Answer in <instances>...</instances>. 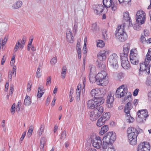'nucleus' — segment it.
<instances>
[{
	"instance_id": "nucleus-39",
	"label": "nucleus",
	"mask_w": 151,
	"mask_h": 151,
	"mask_svg": "<svg viewBox=\"0 0 151 151\" xmlns=\"http://www.w3.org/2000/svg\"><path fill=\"white\" fill-rule=\"evenodd\" d=\"M67 71V69L66 66H63L62 69V71L61 73V76L63 78L65 77L66 73Z\"/></svg>"
},
{
	"instance_id": "nucleus-40",
	"label": "nucleus",
	"mask_w": 151,
	"mask_h": 151,
	"mask_svg": "<svg viewBox=\"0 0 151 151\" xmlns=\"http://www.w3.org/2000/svg\"><path fill=\"white\" fill-rule=\"evenodd\" d=\"M33 128L34 127L32 125L30 126L29 129L28 130V131L27 134L28 137H29L31 136L33 132Z\"/></svg>"
},
{
	"instance_id": "nucleus-20",
	"label": "nucleus",
	"mask_w": 151,
	"mask_h": 151,
	"mask_svg": "<svg viewBox=\"0 0 151 151\" xmlns=\"http://www.w3.org/2000/svg\"><path fill=\"white\" fill-rule=\"evenodd\" d=\"M116 37L121 42H123L127 39V36L126 33H124L120 35H119V34H116Z\"/></svg>"
},
{
	"instance_id": "nucleus-23",
	"label": "nucleus",
	"mask_w": 151,
	"mask_h": 151,
	"mask_svg": "<svg viewBox=\"0 0 151 151\" xmlns=\"http://www.w3.org/2000/svg\"><path fill=\"white\" fill-rule=\"evenodd\" d=\"M132 108L131 103L129 101L125 105L124 111L125 113H130V111Z\"/></svg>"
},
{
	"instance_id": "nucleus-36",
	"label": "nucleus",
	"mask_w": 151,
	"mask_h": 151,
	"mask_svg": "<svg viewBox=\"0 0 151 151\" xmlns=\"http://www.w3.org/2000/svg\"><path fill=\"white\" fill-rule=\"evenodd\" d=\"M140 24H141L138 23H137L134 24V25L132 24V26H133V28L135 30H139L142 29V27Z\"/></svg>"
},
{
	"instance_id": "nucleus-9",
	"label": "nucleus",
	"mask_w": 151,
	"mask_h": 151,
	"mask_svg": "<svg viewBox=\"0 0 151 151\" xmlns=\"http://www.w3.org/2000/svg\"><path fill=\"white\" fill-rule=\"evenodd\" d=\"M150 144L148 142H141L138 146L137 151H150Z\"/></svg>"
},
{
	"instance_id": "nucleus-53",
	"label": "nucleus",
	"mask_w": 151,
	"mask_h": 151,
	"mask_svg": "<svg viewBox=\"0 0 151 151\" xmlns=\"http://www.w3.org/2000/svg\"><path fill=\"white\" fill-rule=\"evenodd\" d=\"M96 92V89H93L91 92V95L92 96H94V98H96V95H95V92Z\"/></svg>"
},
{
	"instance_id": "nucleus-29",
	"label": "nucleus",
	"mask_w": 151,
	"mask_h": 151,
	"mask_svg": "<svg viewBox=\"0 0 151 151\" xmlns=\"http://www.w3.org/2000/svg\"><path fill=\"white\" fill-rule=\"evenodd\" d=\"M146 58L145 60L146 61H148V63H150V61H151V49H149L146 56Z\"/></svg>"
},
{
	"instance_id": "nucleus-57",
	"label": "nucleus",
	"mask_w": 151,
	"mask_h": 151,
	"mask_svg": "<svg viewBox=\"0 0 151 151\" xmlns=\"http://www.w3.org/2000/svg\"><path fill=\"white\" fill-rule=\"evenodd\" d=\"M124 74L122 73H119L118 75V77L119 79H121L124 77Z\"/></svg>"
},
{
	"instance_id": "nucleus-48",
	"label": "nucleus",
	"mask_w": 151,
	"mask_h": 151,
	"mask_svg": "<svg viewBox=\"0 0 151 151\" xmlns=\"http://www.w3.org/2000/svg\"><path fill=\"white\" fill-rule=\"evenodd\" d=\"M57 58L56 57H54L52 58L51 60L50 63L52 65H54L57 62Z\"/></svg>"
},
{
	"instance_id": "nucleus-49",
	"label": "nucleus",
	"mask_w": 151,
	"mask_h": 151,
	"mask_svg": "<svg viewBox=\"0 0 151 151\" xmlns=\"http://www.w3.org/2000/svg\"><path fill=\"white\" fill-rule=\"evenodd\" d=\"M32 83L30 81H29L28 83L27 88V91L29 92L31 91Z\"/></svg>"
},
{
	"instance_id": "nucleus-32",
	"label": "nucleus",
	"mask_w": 151,
	"mask_h": 151,
	"mask_svg": "<svg viewBox=\"0 0 151 151\" xmlns=\"http://www.w3.org/2000/svg\"><path fill=\"white\" fill-rule=\"evenodd\" d=\"M126 119L129 123L133 122L134 121V118L130 115V114H126Z\"/></svg>"
},
{
	"instance_id": "nucleus-42",
	"label": "nucleus",
	"mask_w": 151,
	"mask_h": 151,
	"mask_svg": "<svg viewBox=\"0 0 151 151\" xmlns=\"http://www.w3.org/2000/svg\"><path fill=\"white\" fill-rule=\"evenodd\" d=\"M146 84L148 86H151V74L147 78L146 82Z\"/></svg>"
},
{
	"instance_id": "nucleus-5",
	"label": "nucleus",
	"mask_w": 151,
	"mask_h": 151,
	"mask_svg": "<svg viewBox=\"0 0 151 151\" xmlns=\"http://www.w3.org/2000/svg\"><path fill=\"white\" fill-rule=\"evenodd\" d=\"M103 3L106 8L111 7L113 11H115L117 8L118 3L116 0H103Z\"/></svg>"
},
{
	"instance_id": "nucleus-28",
	"label": "nucleus",
	"mask_w": 151,
	"mask_h": 151,
	"mask_svg": "<svg viewBox=\"0 0 151 151\" xmlns=\"http://www.w3.org/2000/svg\"><path fill=\"white\" fill-rule=\"evenodd\" d=\"M24 103L26 106H29L31 103L29 96L27 95L24 100Z\"/></svg>"
},
{
	"instance_id": "nucleus-3",
	"label": "nucleus",
	"mask_w": 151,
	"mask_h": 151,
	"mask_svg": "<svg viewBox=\"0 0 151 151\" xmlns=\"http://www.w3.org/2000/svg\"><path fill=\"white\" fill-rule=\"evenodd\" d=\"M118 57L115 53L110 55L108 59V64L113 68L117 69L119 67L118 63Z\"/></svg>"
},
{
	"instance_id": "nucleus-61",
	"label": "nucleus",
	"mask_w": 151,
	"mask_h": 151,
	"mask_svg": "<svg viewBox=\"0 0 151 151\" xmlns=\"http://www.w3.org/2000/svg\"><path fill=\"white\" fill-rule=\"evenodd\" d=\"M146 39L144 36H142L140 39V41L142 42L143 43L144 42H146Z\"/></svg>"
},
{
	"instance_id": "nucleus-52",
	"label": "nucleus",
	"mask_w": 151,
	"mask_h": 151,
	"mask_svg": "<svg viewBox=\"0 0 151 151\" xmlns=\"http://www.w3.org/2000/svg\"><path fill=\"white\" fill-rule=\"evenodd\" d=\"M81 47L80 45V42L78 40L77 41L76 45V49L77 51L78 50H81Z\"/></svg>"
},
{
	"instance_id": "nucleus-13",
	"label": "nucleus",
	"mask_w": 151,
	"mask_h": 151,
	"mask_svg": "<svg viewBox=\"0 0 151 151\" xmlns=\"http://www.w3.org/2000/svg\"><path fill=\"white\" fill-rule=\"evenodd\" d=\"M66 38L68 42L70 43L74 41V37L71 30L69 28H67L66 30Z\"/></svg>"
},
{
	"instance_id": "nucleus-26",
	"label": "nucleus",
	"mask_w": 151,
	"mask_h": 151,
	"mask_svg": "<svg viewBox=\"0 0 151 151\" xmlns=\"http://www.w3.org/2000/svg\"><path fill=\"white\" fill-rule=\"evenodd\" d=\"M22 1H18L13 5L12 8L14 9L19 8L22 6Z\"/></svg>"
},
{
	"instance_id": "nucleus-8",
	"label": "nucleus",
	"mask_w": 151,
	"mask_h": 151,
	"mask_svg": "<svg viewBox=\"0 0 151 151\" xmlns=\"http://www.w3.org/2000/svg\"><path fill=\"white\" fill-rule=\"evenodd\" d=\"M127 89L124 88V85H122L117 89L115 96L117 98H120L124 96L127 94Z\"/></svg>"
},
{
	"instance_id": "nucleus-21",
	"label": "nucleus",
	"mask_w": 151,
	"mask_h": 151,
	"mask_svg": "<svg viewBox=\"0 0 151 151\" xmlns=\"http://www.w3.org/2000/svg\"><path fill=\"white\" fill-rule=\"evenodd\" d=\"M123 18L124 19L126 22H129V26L131 27L132 25V23L131 18L129 16L128 12H126L123 14Z\"/></svg>"
},
{
	"instance_id": "nucleus-2",
	"label": "nucleus",
	"mask_w": 151,
	"mask_h": 151,
	"mask_svg": "<svg viewBox=\"0 0 151 151\" xmlns=\"http://www.w3.org/2000/svg\"><path fill=\"white\" fill-rule=\"evenodd\" d=\"M127 132L130 144L133 145L136 144L137 137L139 134L137 130L135 128L130 127L128 128Z\"/></svg>"
},
{
	"instance_id": "nucleus-59",
	"label": "nucleus",
	"mask_w": 151,
	"mask_h": 151,
	"mask_svg": "<svg viewBox=\"0 0 151 151\" xmlns=\"http://www.w3.org/2000/svg\"><path fill=\"white\" fill-rule=\"evenodd\" d=\"M139 91V90L138 89H136L133 92V95L134 96H137Z\"/></svg>"
},
{
	"instance_id": "nucleus-22",
	"label": "nucleus",
	"mask_w": 151,
	"mask_h": 151,
	"mask_svg": "<svg viewBox=\"0 0 151 151\" xmlns=\"http://www.w3.org/2000/svg\"><path fill=\"white\" fill-rule=\"evenodd\" d=\"M114 95V93L111 94L110 93L108 95L107 98V103L109 104L110 105L109 107H110L112 106L111 105V104H112L113 102L114 101V98L113 96Z\"/></svg>"
},
{
	"instance_id": "nucleus-6",
	"label": "nucleus",
	"mask_w": 151,
	"mask_h": 151,
	"mask_svg": "<svg viewBox=\"0 0 151 151\" xmlns=\"http://www.w3.org/2000/svg\"><path fill=\"white\" fill-rule=\"evenodd\" d=\"M106 75V73L105 72H103L102 73H99L95 77L96 83L98 85L104 86V84L103 83Z\"/></svg>"
},
{
	"instance_id": "nucleus-4",
	"label": "nucleus",
	"mask_w": 151,
	"mask_h": 151,
	"mask_svg": "<svg viewBox=\"0 0 151 151\" xmlns=\"http://www.w3.org/2000/svg\"><path fill=\"white\" fill-rule=\"evenodd\" d=\"M130 58L131 63L133 65H137L139 63V55L136 49H132L130 51Z\"/></svg>"
},
{
	"instance_id": "nucleus-34",
	"label": "nucleus",
	"mask_w": 151,
	"mask_h": 151,
	"mask_svg": "<svg viewBox=\"0 0 151 151\" xmlns=\"http://www.w3.org/2000/svg\"><path fill=\"white\" fill-rule=\"evenodd\" d=\"M104 123L105 122L101 118H100L97 120L96 125L97 127H100L104 124Z\"/></svg>"
},
{
	"instance_id": "nucleus-60",
	"label": "nucleus",
	"mask_w": 151,
	"mask_h": 151,
	"mask_svg": "<svg viewBox=\"0 0 151 151\" xmlns=\"http://www.w3.org/2000/svg\"><path fill=\"white\" fill-rule=\"evenodd\" d=\"M7 41V39L5 37L4 39L2 40V43L1 44L2 46L3 47V46L5 44H6Z\"/></svg>"
},
{
	"instance_id": "nucleus-10",
	"label": "nucleus",
	"mask_w": 151,
	"mask_h": 151,
	"mask_svg": "<svg viewBox=\"0 0 151 151\" xmlns=\"http://www.w3.org/2000/svg\"><path fill=\"white\" fill-rule=\"evenodd\" d=\"M148 61L145 60L144 63H140V70L145 72V73L149 74L150 73V68L151 66L150 64L148 63Z\"/></svg>"
},
{
	"instance_id": "nucleus-44",
	"label": "nucleus",
	"mask_w": 151,
	"mask_h": 151,
	"mask_svg": "<svg viewBox=\"0 0 151 151\" xmlns=\"http://www.w3.org/2000/svg\"><path fill=\"white\" fill-rule=\"evenodd\" d=\"M66 136V132L65 130L62 131L61 134L60 139L63 140Z\"/></svg>"
},
{
	"instance_id": "nucleus-17",
	"label": "nucleus",
	"mask_w": 151,
	"mask_h": 151,
	"mask_svg": "<svg viewBox=\"0 0 151 151\" xmlns=\"http://www.w3.org/2000/svg\"><path fill=\"white\" fill-rule=\"evenodd\" d=\"M107 52L105 50L100 51L97 54V57L101 61H103L106 58V53Z\"/></svg>"
},
{
	"instance_id": "nucleus-37",
	"label": "nucleus",
	"mask_w": 151,
	"mask_h": 151,
	"mask_svg": "<svg viewBox=\"0 0 151 151\" xmlns=\"http://www.w3.org/2000/svg\"><path fill=\"white\" fill-rule=\"evenodd\" d=\"M78 22H77L75 21L74 26L73 28V31L74 34L76 33L78 28Z\"/></svg>"
},
{
	"instance_id": "nucleus-64",
	"label": "nucleus",
	"mask_w": 151,
	"mask_h": 151,
	"mask_svg": "<svg viewBox=\"0 0 151 151\" xmlns=\"http://www.w3.org/2000/svg\"><path fill=\"white\" fill-rule=\"evenodd\" d=\"M43 88V87L41 86H40L38 88V92L39 93H41L43 92V90H42V89Z\"/></svg>"
},
{
	"instance_id": "nucleus-14",
	"label": "nucleus",
	"mask_w": 151,
	"mask_h": 151,
	"mask_svg": "<svg viewBox=\"0 0 151 151\" xmlns=\"http://www.w3.org/2000/svg\"><path fill=\"white\" fill-rule=\"evenodd\" d=\"M93 9L97 15H100L104 10V7L102 5L100 4L93 6Z\"/></svg>"
},
{
	"instance_id": "nucleus-16",
	"label": "nucleus",
	"mask_w": 151,
	"mask_h": 151,
	"mask_svg": "<svg viewBox=\"0 0 151 151\" xmlns=\"http://www.w3.org/2000/svg\"><path fill=\"white\" fill-rule=\"evenodd\" d=\"M130 45L129 43H126L124 46L123 52L121 53L120 57H127L129 50Z\"/></svg>"
},
{
	"instance_id": "nucleus-56",
	"label": "nucleus",
	"mask_w": 151,
	"mask_h": 151,
	"mask_svg": "<svg viewBox=\"0 0 151 151\" xmlns=\"http://www.w3.org/2000/svg\"><path fill=\"white\" fill-rule=\"evenodd\" d=\"M15 106H16L15 104V103H14L13 104V105L11 107V112L12 113L13 112H14L15 109Z\"/></svg>"
},
{
	"instance_id": "nucleus-35",
	"label": "nucleus",
	"mask_w": 151,
	"mask_h": 151,
	"mask_svg": "<svg viewBox=\"0 0 151 151\" xmlns=\"http://www.w3.org/2000/svg\"><path fill=\"white\" fill-rule=\"evenodd\" d=\"M45 128V126L44 124H42L40 126V127L38 132V134L40 136H41L44 131Z\"/></svg>"
},
{
	"instance_id": "nucleus-43",
	"label": "nucleus",
	"mask_w": 151,
	"mask_h": 151,
	"mask_svg": "<svg viewBox=\"0 0 151 151\" xmlns=\"http://www.w3.org/2000/svg\"><path fill=\"white\" fill-rule=\"evenodd\" d=\"M107 32L105 29H104L102 31L103 38L104 39H107L108 38V36L106 34Z\"/></svg>"
},
{
	"instance_id": "nucleus-47",
	"label": "nucleus",
	"mask_w": 151,
	"mask_h": 151,
	"mask_svg": "<svg viewBox=\"0 0 151 151\" xmlns=\"http://www.w3.org/2000/svg\"><path fill=\"white\" fill-rule=\"evenodd\" d=\"M21 105V102H18L16 107V109L17 112L20 111Z\"/></svg>"
},
{
	"instance_id": "nucleus-50",
	"label": "nucleus",
	"mask_w": 151,
	"mask_h": 151,
	"mask_svg": "<svg viewBox=\"0 0 151 151\" xmlns=\"http://www.w3.org/2000/svg\"><path fill=\"white\" fill-rule=\"evenodd\" d=\"M51 78L50 76H49L47 79V82L46 83V85L47 86L50 85L51 83Z\"/></svg>"
},
{
	"instance_id": "nucleus-62",
	"label": "nucleus",
	"mask_w": 151,
	"mask_h": 151,
	"mask_svg": "<svg viewBox=\"0 0 151 151\" xmlns=\"http://www.w3.org/2000/svg\"><path fill=\"white\" fill-rule=\"evenodd\" d=\"M107 151H115V150L112 146H110L108 148Z\"/></svg>"
},
{
	"instance_id": "nucleus-51",
	"label": "nucleus",
	"mask_w": 151,
	"mask_h": 151,
	"mask_svg": "<svg viewBox=\"0 0 151 151\" xmlns=\"http://www.w3.org/2000/svg\"><path fill=\"white\" fill-rule=\"evenodd\" d=\"M89 68L90 70V73H92L95 70V68L93 65H90L89 67Z\"/></svg>"
},
{
	"instance_id": "nucleus-15",
	"label": "nucleus",
	"mask_w": 151,
	"mask_h": 151,
	"mask_svg": "<svg viewBox=\"0 0 151 151\" xmlns=\"http://www.w3.org/2000/svg\"><path fill=\"white\" fill-rule=\"evenodd\" d=\"M136 121L139 123H142L145 121L146 118L149 116L148 114H137Z\"/></svg>"
},
{
	"instance_id": "nucleus-46",
	"label": "nucleus",
	"mask_w": 151,
	"mask_h": 151,
	"mask_svg": "<svg viewBox=\"0 0 151 151\" xmlns=\"http://www.w3.org/2000/svg\"><path fill=\"white\" fill-rule=\"evenodd\" d=\"M20 43L18 41L16 43L14 48V52H16L18 50L19 47H20Z\"/></svg>"
},
{
	"instance_id": "nucleus-25",
	"label": "nucleus",
	"mask_w": 151,
	"mask_h": 151,
	"mask_svg": "<svg viewBox=\"0 0 151 151\" xmlns=\"http://www.w3.org/2000/svg\"><path fill=\"white\" fill-rule=\"evenodd\" d=\"M109 129V128L108 125H104L101 127V130L99 132L100 135H103Z\"/></svg>"
},
{
	"instance_id": "nucleus-27",
	"label": "nucleus",
	"mask_w": 151,
	"mask_h": 151,
	"mask_svg": "<svg viewBox=\"0 0 151 151\" xmlns=\"http://www.w3.org/2000/svg\"><path fill=\"white\" fill-rule=\"evenodd\" d=\"M110 114H102V115L100 117L102 120L105 122L108 120L110 117Z\"/></svg>"
},
{
	"instance_id": "nucleus-24",
	"label": "nucleus",
	"mask_w": 151,
	"mask_h": 151,
	"mask_svg": "<svg viewBox=\"0 0 151 151\" xmlns=\"http://www.w3.org/2000/svg\"><path fill=\"white\" fill-rule=\"evenodd\" d=\"M95 101L97 106H99L101 104H103L104 102V99L102 97H99L94 98Z\"/></svg>"
},
{
	"instance_id": "nucleus-19",
	"label": "nucleus",
	"mask_w": 151,
	"mask_h": 151,
	"mask_svg": "<svg viewBox=\"0 0 151 151\" xmlns=\"http://www.w3.org/2000/svg\"><path fill=\"white\" fill-rule=\"evenodd\" d=\"M124 24H122L121 25L118 26L116 30L115 35V37H116V34H119V35L124 33H126L124 32V29H125Z\"/></svg>"
},
{
	"instance_id": "nucleus-58",
	"label": "nucleus",
	"mask_w": 151,
	"mask_h": 151,
	"mask_svg": "<svg viewBox=\"0 0 151 151\" xmlns=\"http://www.w3.org/2000/svg\"><path fill=\"white\" fill-rule=\"evenodd\" d=\"M26 134V132H24L22 134V137L20 138V141H22L24 138Z\"/></svg>"
},
{
	"instance_id": "nucleus-31",
	"label": "nucleus",
	"mask_w": 151,
	"mask_h": 151,
	"mask_svg": "<svg viewBox=\"0 0 151 151\" xmlns=\"http://www.w3.org/2000/svg\"><path fill=\"white\" fill-rule=\"evenodd\" d=\"M100 115L98 114H91L90 115V119L92 121H95Z\"/></svg>"
},
{
	"instance_id": "nucleus-12",
	"label": "nucleus",
	"mask_w": 151,
	"mask_h": 151,
	"mask_svg": "<svg viewBox=\"0 0 151 151\" xmlns=\"http://www.w3.org/2000/svg\"><path fill=\"white\" fill-rule=\"evenodd\" d=\"M121 64L122 67L125 70H128L131 67L129 62L128 60L127 57H120Z\"/></svg>"
},
{
	"instance_id": "nucleus-38",
	"label": "nucleus",
	"mask_w": 151,
	"mask_h": 151,
	"mask_svg": "<svg viewBox=\"0 0 151 151\" xmlns=\"http://www.w3.org/2000/svg\"><path fill=\"white\" fill-rule=\"evenodd\" d=\"M104 45V42L101 40H99L97 42V46L98 47L102 48Z\"/></svg>"
},
{
	"instance_id": "nucleus-45",
	"label": "nucleus",
	"mask_w": 151,
	"mask_h": 151,
	"mask_svg": "<svg viewBox=\"0 0 151 151\" xmlns=\"http://www.w3.org/2000/svg\"><path fill=\"white\" fill-rule=\"evenodd\" d=\"M40 71V69L39 67L37 68V72L36 73V76L37 78H40L41 76V73Z\"/></svg>"
},
{
	"instance_id": "nucleus-30",
	"label": "nucleus",
	"mask_w": 151,
	"mask_h": 151,
	"mask_svg": "<svg viewBox=\"0 0 151 151\" xmlns=\"http://www.w3.org/2000/svg\"><path fill=\"white\" fill-rule=\"evenodd\" d=\"M93 113H98V112H100L101 113H102L103 112V107L102 106H97L96 107V108H95Z\"/></svg>"
},
{
	"instance_id": "nucleus-1",
	"label": "nucleus",
	"mask_w": 151,
	"mask_h": 151,
	"mask_svg": "<svg viewBox=\"0 0 151 151\" xmlns=\"http://www.w3.org/2000/svg\"><path fill=\"white\" fill-rule=\"evenodd\" d=\"M116 139V136L115 133L112 132L107 133L103 137V143L102 146L103 149H106L111 146H112V144Z\"/></svg>"
},
{
	"instance_id": "nucleus-54",
	"label": "nucleus",
	"mask_w": 151,
	"mask_h": 151,
	"mask_svg": "<svg viewBox=\"0 0 151 151\" xmlns=\"http://www.w3.org/2000/svg\"><path fill=\"white\" fill-rule=\"evenodd\" d=\"M141 112H142V113H148V112L147 109H141L138 110L137 113H140Z\"/></svg>"
},
{
	"instance_id": "nucleus-63",
	"label": "nucleus",
	"mask_w": 151,
	"mask_h": 151,
	"mask_svg": "<svg viewBox=\"0 0 151 151\" xmlns=\"http://www.w3.org/2000/svg\"><path fill=\"white\" fill-rule=\"evenodd\" d=\"M50 97L48 96L46 99V105L47 106H48L50 103Z\"/></svg>"
},
{
	"instance_id": "nucleus-11",
	"label": "nucleus",
	"mask_w": 151,
	"mask_h": 151,
	"mask_svg": "<svg viewBox=\"0 0 151 151\" xmlns=\"http://www.w3.org/2000/svg\"><path fill=\"white\" fill-rule=\"evenodd\" d=\"M93 146L97 149L100 148L102 146L101 138L99 137H96L94 139L91 140Z\"/></svg>"
},
{
	"instance_id": "nucleus-33",
	"label": "nucleus",
	"mask_w": 151,
	"mask_h": 151,
	"mask_svg": "<svg viewBox=\"0 0 151 151\" xmlns=\"http://www.w3.org/2000/svg\"><path fill=\"white\" fill-rule=\"evenodd\" d=\"M96 22L92 24L91 29L93 32H96L98 30V28Z\"/></svg>"
},
{
	"instance_id": "nucleus-18",
	"label": "nucleus",
	"mask_w": 151,
	"mask_h": 151,
	"mask_svg": "<svg viewBox=\"0 0 151 151\" xmlns=\"http://www.w3.org/2000/svg\"><path fill=\"white\" fill-rule=\"evenodd\" d=\"M87 105L88 108L92 109L95 108L97 106L94 98L88 101Z\"/></svg>"
},
{
	"instance_id": "nucleus-7",
	"label": "nucleus",
	"mask_w": 151,
	"mask_h": 151,
	"mask_svg": "<svg viewBox=\"0 0 151 151\" xmlns=\"http://www.w3.org/2000/svg\"><path fill=\"white\" fill-rule=\"evenodd\" d=\"M145 13L141 10H139L137 13L136 19L137 22L141 24H144L145 21Z\"/></svg>"
},
{
	"instance_id": "nucleus-55",
	"label": "nucleus",
	"mask_w": 151,
	"mask_h": 151,
	"mask_svg": "<svg viewBox=\"0 0 151 151\" xmlns=\"http://www.w3.org/2000/svg\"><path fill=\"white\" fill-rule=\"evenodd\" d=\"M12 80V72H9L8 76V80L9 81H11Z\"/></svg>"
},
{
	"instance_id": "nucleus-41",
	"label": "nucleus",
	"mask_w": 151,
	"mask_h": 151,
	"mask_svg": "<svg viewBox=\"0 0 151 151\" xmlns=\"http://www.w3.org/2000/svg\"><path fill=\"white\" fill-rule=\"evenodd\" d=\"M45 142V138L44 137H42L40 139V148H43L44 147V145Z\"/></svg>"
}]
</instances>
